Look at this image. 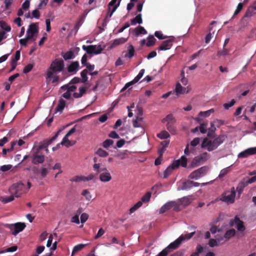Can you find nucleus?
I'll use <instances>...</instances> for the list:
<instances>
[{
  "label": "nucleus",
  "mask_w": 256,
  "mask_h": 256,
  "mask_svg": "<svg viewBox=\"0 0 256 256\" xmlns=\"http://www.w3.org/2000/svg\"><path fill=\"white\" fill-rule=\"evenodd\" d=\"M180 76H181V77H182V78H181V82L182 83L186 86L188 82V80L187 78H186L185 77H184V70H182V72H181V74H180Z\"/></svg>",
  "instance_id": "nucleus-57"
},
{
  "label": "nucleus",
  "mask_w": 256,
  "mask_h": 256,
  "mask_svg": "<svg viewBox=\"0 0 256 256\" xmlns=\"http://www.w3.org/2000/svg\"><path fill=\"white\" fill-rule=\"evenodd\" d=\"M114 144V140L110 139H107L105 140L102 144V146L108 149V148L112 146Z\"/></svg>",
  "instance_id": "nucleus-43"
},
{
  "label": "nucleus",
  "mask_w": 256,
  "mask_h": 256,
  "mask_svg": "<svg viewBox=\"0 0 256 256\" xmlns=\"http://www.w3.org/2000/svg\"><path fill=\"white\" fill-rule=\"evenodd\" d=\"M80 64L78 61L72 62L68 66L67 70L71 74H76L79 70Z\"/></svg>",
  "instance_id": "nucleus-14"
},
{
  "label": "nucleus",
  "mask_w": 256,
  "mask_h": 256,
  "mask_svg": "<svg viewBox=\"0 0 256 256\" xmlns=\"http://www.w3.org/2000/svg\"><path fill=\"white\" fill-rule=\"evenodd\" d=\"M157 136L160 139H166L170 136V134L166 130H162L157 134Z\"/></svg>",
  "instance_id": "nucleus-41"
},
{
  "label": "nucleus",
  "mask_w": 256,
  "mask_h": 256,
  "mask_svg": "<svg viewBox=\"0 0 256 256\" xmlns=\"http://www.w3.org/2000/svg\"><path fill=\"white\" fill-rule=\"evenodd\" d=\"M18 249V247L16 246H14L6 248L4 250L0 251V254L4 253L6 252H12L16 251Z\"/></svg>",
  "instance_id": "nucleus-50"
},
{
  "label": "nucleus",
  "mask_w": 256,
  "mask_h": 256,
  "mask_svg": "<svg viewBox=\"0 0 256 256\" xmlns=\"http://www.w3.org/2000/svg\"><path fill=\"white\" fill-rule=\"evenodd\" d=\"M62 98H64V94L61 95V98L60 99L58 104L56 108L54 114H56L58 112H59L60 114L62 113V110L64 109V100Z\"/></svg>",
  "instance_id": "nucleus-26"
},
{
  "label": "nucleus",
  "mask_w": 256,
  "mask_h": 256,
  "mask_svg": "<svg viewBox=\"0 0 256 256\" xmlns=\"http://www.w3.org/2000/svg\"><path fill=\"white\" fill-rule=\"evenodd\" d=\"M42 146L33 148L31 156L32 162L33 164H42L44 161L45 156L43 152H42Z\"/></svg>",
  "instance_id": "nucleus-3"
},
{
  "label": "nucleus",
  "mask_w": 256,
  "mask_h": 256,
  "mask_svg": "<svg viewBox=\"0 0 256 256\" xmlns=\"http://www.w3.org/2000/svg\"><path fill=\"white\" fill-rule=\"evenodd\" d=\"M88 71L86 69L84 70L81 72L80 75L82 78V82H85L88 80L87 74Z\"/></svg>",
  "instance_id": "nucleus-51"
},
{
  "label": "nucleus",
  "mask_w": 256,
  "mask_h": 256,
  "mask_svg": "<svg viewBox=\"0 0 256 256\" xmlns=\"http://www.w3.org/2000/svg\"><path fill=\"white\" fill-rule=\"evenodd\" d=\"M196 232H194L186 234H182L179 238H182V242L188 240L190 239L195 234Z\"/></svg>",
  "instance_id": "nucleus-37"
},
{
  "label": "nucleus",
  "mask_w": 256,
  "mask_h": 256,
  "mask_svg": "<svg viewBox=\"0 0 256 256\" xmlns=\"http://www.w3.org/2000/svg\"><path fill=\"white\" fill-rule=\"evenodd\" d=\"M12 168V165L11 164L4 165L0 167V170L5 172L10 170Z\"/></svg>",
  "instance_id": "nucleus-60"
},
{
  "label": "nucleus",
  "mask_w": 256,
  "mask_h": 256,
  "mask_svg": "<svg viewBox=\"0 0 256 256\" xmlns=\"http://www.w3.org/2000/svg\"><path fill=\"white\" fill-rule=\"evenodd\" d=\"M230 224L231 226H233L234 224L236 225L238 230L240 232H244L246 229L244 222L237 216L234 217V220H230Z\"/></svg>",
  "instance_id": "nucleus-13"
},
{
  "label": "nucleus",
  "mask_w": 256,
  "mask_h": 256,
  "mask_svg": "<svg viewBox=\"0 0 256 256\" xmlns=\"http://www.w3.org/2000/svg\"><path fill=\"white\" fill-rule=\"evenodd\" d=\"M48 171V170L46 168H42L40 170V173L41 176L42 178H44L47 175Z\"/></svg>",
  "instance_id": "nucleus-54"
},
{
  "label": "nucleus",
  "mask_w": 256,
  "mask_h": 256,
  "mask_svg": "<svg viewBox=\"0 0 256 256\" xmlns=\"http://www.w3.org/2000/svg\"><path fill=\"white\" fill-rule=\"evenodd\" d=\"M134 30L136 32V36L140 34H146L147 33L146 30L144 28L141 26H138V27L136 28Z\"/></svg>",
  "instance_id": "nucleus-36"
},
{
  "label": "nucleus",
  "mask_w": 256,
  "mask_h": 256,
  "mask_svg": "<svg viewBox=\"0 0 256 256\" xmlns=\"http://www.w3.org/2000/svg\"><path fill=\"white\" fill-rule=\"evenodd\" d=\"M208 244L210 247H214L218 246L216 240L214 238L210 239Z\"/></svg>",
  "instance_id": "nucleus-64"
},
{
  "label": "nucleus",
  "mask_w": 256,
  "mask_h": 256,
  "mask_svg": "<svg viewBox=\"0 0 256 256\" xmlns=\"http://www.w3.org/2000/svg\"><path fill=\"white\" fill-rule=\"evenodd\" d=\"M182 238H178L174 242H171L166 248L164 249H167L168 252V254L170 252V250H176L178 248L180 244H182Z\"/></svg>",
  "instance_id": "nucleus-20"
},
{
  "label": "nucleus",
  "mask_w": 256,
  "mask_h": 256,
  "mask_svg": "<svg viewBox=\"0 0 256 256\" xmlns=\"http://www.w3.org/2000/svg\"><path fill=\"white\" fill-rule=\"evenodd\" d=\"M173 41V38L164 41L158 48V50H170L172 46Z\"/></svg>",
  "instance_id": "nucleus-15"
},
{
  "label": "nucleus",
  "mask_w": 256,
  "mask_h": 256,
  "mask_svg": "<svg viewBox=\"0 0 256 256\" xmlns=\"http://www.w3.org/2000/svg\"><path fill=\"white\" fill-rule=\"evenodd\" d=\"M135 50L134 47L132 44H129L127 48V50L124 52L122 54L124 58H128L129 59L132 58L134 54Z\"/></svg>",
  "instance_id": "nucleus-22"
},
{
  "label": "nucleus",
  "mask_w": 256,
  "mask_h": 256,
  "mask_svg": "<svg viewBox=\"0 0 256 256\" xmlns=\"http://www.w3.org/2000/svg\"><path fill=\"white\" fill-rule=\"evenodd\" d=\"M226 138L227 136L225 134L219 135L212 140L205 138L202 144V148H206L209 152L212 151L216 149L219 146L222 144Z\"/></svg>",
  "instance_id": "nucleus-1"
},
{
  "label": "nucleus",
  "mask_w": 256,
  "mask_h": 256,
  "mask_svg": "<svg viewBox=\"0 0 256 256\" xmlns=\"http://www.w3.org/2000/svg\"><path fill=\"white\" fill-rule=\"evenodd\" d=\"M24 184L20 182L13 184L9 188L10 192L16 198L20 197L22 194Z\"/></svg>",
  "instance_id": "nucleus-7"
},
{
  "label": "nucleus",
  "mask_w": 256,
  "mask_h": 256,
  "mask_svg": "<svg viewBox=\"0 0 256 256\" xmlns=\"http://www.w3.org/2000/svg\"><path fill=\"white\" fill-rule=\"evenodd\" d=\"M208 169V168L206 166H202L191 172L188 176V178L190 179L198 180L206 175Z\"/></svg>",
  "instance_id": "nucleus-8"
},
{
  "label": "nucleus",
  "mask_w": 256,
  "mask_h": 256,
  "mask_svg": "<svg viewBox=\"0 0 256 256\" xmlns=\"http://www.w3.org/2000/svg\"><path fill=\"white\" fill-rule=\"evenodd\" d=\"M126 38H119L116 39L114 40L112 43V46H115L120 44H123L127 41Z\"/></svg>",
  "instance_id": "nucleus-33"
},
{
  "label": "nucleus",
  "mask_w": 256,
  "mask_h": 256,
  "mask_svg": "<svg viewBox=\"0 0 256 256\" xmlns=\"http://www.w3.org/2000/svg\"><path fill=\"white\" fill-rule=\"evenodd\" d=\"M236 103V101L234 99L231 100L229 103H225L224 104V107L225 109L228 110L230 107L233 106Z\"/></svg>",
  "instance_id": "nucleus-58"
},
{
  "label": "nucleus",
  "mask_w": 256,
  "mask_h": 256,
  "mask_svg": "<svg viewBox=\"0 0 256 256\" xmlns=\"http://www.w3.org/2000/svg\"><path fill=\"white\" fill-rule=\"evenodd\" d=\"M38 32V23H32L30 24L26 32V36L28 39L32 40L34 35Z\"/></svg>",
  "instance_id": "nucleus-12"
},
{
  "label": "nucleus",
  "mask_w": 256,
  "mask_h": 256,
  "mask_svg": "<svg viewBox=\"0 0 256 256\" xmlns=\"http://www.w3.org/2000/svg\"><path fill=\"white\" fill-rule=\"evenodd\" d=\"M154 36L159 40H164L167 38V36H164L160 31H156L154 32Z\"/></svg>",
  "instance_id": "nucleus-55"
},
{
  "label": "nucleus",
  "mask_w": 256,
  "mask_h": 256,
  "mask_svg": "<svg viewBox=\"0 0 256 256\" xmlns=\"http://www.w3.org/2000/svg\"><path fill=\"white\" fill-rule=\"evenodd\" d=\"M16 142H12L10 144V147L8 148H4L2 150V154L5 155L8 152H12L14 149V146L16 145Z\"/></svg>",
  "instance_id": "nucleus-44"
},
{
  "label": "nucleus",
  "mask_w": 256,
  "mask_h": 256,
  "mask_svg": "<svg viewBox=\"0 0 256 256\" xmlns=\"http://www.w3.org/2000/svg\"><path fill=\"white\" fill-rule=\"evenodd\" d=\"M64 68V61L62 59H56L50 64L49 70L47 72L48 78L52 77L53 72L62 71Z\"/></svg>",
  "instance_id": "nucleus-4"
},
{
  "label": "nucleus",
  "mask_w": 256,
  "mask_h": 256,
  "mask_svg": "<svg viewBox=\"0 0 256 256\" xmlns=\"http://www.w3.org/2000/svg\"><path fill=\"white\" fill-rule=\"evenodd\" d=\"M191 88L189 86H188L186 88H184L178 82L176 86L175 92L177 96H179L182 94H188Z\"/></svg>",
  "instance_id": "nucleus-17"
},
{
  "label": "nucleus",
  "mask_w": 256,
  "mask_h": 256,
  "mask_svg": "<svg viewBox=\"0 0 256 256\" xmlns=\"http://www.w3.org/2000/svg\"><path fill=\"white\" fill-rule=\"evenodd\" d=\"M174 162L169 166L166 169L164 170V178H167L172 172V170L176 169V168L174 167Z\"/></svg>",
  "instance_id": "nucleus-27"
},
{
  "label": "nucleus",
  "mask_w": 256,
  "mask_h": 256,
  "mask_svg": "<svg viewBox=\"0 0 256 256\" xmlns=\"http://www.w3.org/2000/svg\"><path fill=\"white\" fill-rule=\"evenodd\" d=\"M256 14V6H251L248 8L247 9L246 14H244V17L242 18V22H244L246 18H250L253 16L254 14Z\"/></svg>",
  "instance_id": "nucleus-24"
},
{
  "label": "nucleus",
  "mask_w": 256,
  "mask_h": 256,
  "mask_svg": "<svg viewBox=\"0 0 256 256\" xmlns=\"http://www.w3.org/2000/svg\"><path fill=\"white\" fill-rule=\"evenodd\" d=\"M96 154L102 158H106L108 155V152L102 149V148H98L96 152Z\"/></svg>",
  "instance_id": "nucleus-34"
},
{
  "label": "nucleus",
  "mask_w": 256,
  "mask_h": 256,
  "mask_svg": "<svg viewBox=\"0 0 256 256\" xmlns=\"http://www.w3.org/2000/svg\"><path fill=\"white\" fill-rule=\"evenodd\" d=\"M142 120V118H137L136 119L134 120L133 126L135 128L140 127V122Z\"/></svg>",
  "instance_id": "nucleus-62"
},
{
  "label": "nucleus",
  "mask_w": 256,
  "mask_h": 256,
  "mask_svg": "<svg viewBox=\"0 0 256 256\" xmlns=\"http://www.w3.org/2000/svg\"><path fill=\"white\" fill-rule=\"evenodd\" d=\"M211 126L208 128V136L210 138H213L215 136V132L216 130V128L215 127L213 123L210 124Z\"/></svg>",
  "instance_id": "nucleus-29"
},
{
  "label": "nucleus",
  "mask_w": 256,
  "mask_h": 256,
  "mask_svg": "<svg viewBox=\"0 0 256 256\" xmlns=\"http://www.w3.org/2000/svg\"><path fill=\"white\" fill-rule=\"evenodd\" d=\"M236 234V230L234 228L230 229L227 230L224 235V238L226 240H230L231 238L234 236Z\"/></svg>",
  "instance_id": "nucleus-31"
},
{
  "label": "nucleus",
  "mask_w": 256,
  "mask_h": 256,
  "mask_svg": "<svg viewBox=\"0 0 256 256\" xmlns=\"http://www.w3.org/2000/svg\"><path fill=\"white\" fill-rule=\"evenodd\" d=\"M76 132V128L74 126L65 135V146L69 147L74 145L76 143V140H68V137L74 134Z\"/></svg>",
  "instance_id": "nucleus-16"
},
{
  "label": "nucleus",
  "mask_w": 256,
  "mask_h": 256,
  "mask_svg": "<svg viewBox=\"0 0 256 256\" xmlns=\"http://www.w3.org/2000/svg\"><path fill=\"white\" fill-rule=\"evenodd\" d=\"M206 155L207 153L205 152L202 154L196 156L192 160L191 164L189 166L188 168H194L202 164L203 162L206 160Z\"/></svg>",
  "instance_id": "nucleus-11"
},
{
  "label": "nucleus",
  "mask_w": 256,
  "mask_h": 256,
  "mask_svg": "<svg viewBox=\"0 0 256 256\" xmlns=\"http://www.w3.org/2000/svg\"><path fill=\"white\" fill-rule=\"evenodd\" d=\"M175 122H167L166 128L172 134H174L176 132V129L174 126Z\"/></svg>",
  "instance_id": "nucleus-28"
},
{
  "label": "nucleus",
  "mask_w": 256,
  "mask_h": 256,
  "mask_svg": "<svg viewBox=\"0 0 256 256\" xmlns=\"http://www.w3.org/2000/svg\"><path fill=\"white\" fill-rule=\"evenodd\" d=\"M33 68V64H29L24 67L23 70V72L24 74H27L30 72Z\"/></svg>",
  "instance_id": "nucleus-56"
},
{
  "label": "nucleus",
  "mask_w": 256,
  "mask_h": 256,
  "mask_svg": "<svg viewBox=\"0 0 256 256\" xmlns=\"http://www.w3.org/2000/svg\"><path fill=\"white\" fill-rule=\"evenodd\" d=\"M256 154V147L251 148L242 152L238 155V158H245L249 156Z\"/></svg>",
  "instance_id": "nucleus-18"
},
{
  "label": "nucleus",
  "mask_w": 256,
  "mask_h": 256,
  "mask_svg": "<svg viewBox=\"0 0 256 256\" xmlns=\"http://www.w3.org/2000/svg\"><path fill=\"white\" fill-rule=\"evenodd\" d=\"M14 196L12 194L8 196H2L0 198V200L4 204H6L14 200Z\"/></svg>",
  "instance_id": "nucleus-35"
},
{
  "label": "nucleus",
  "mask_w": 256,
  "mask_h": 256,
  "mask_svg": "<svg viewBox=\"0 0 256 256\" xmlns=\"http://www.w3.org/2000/svg\"><path fill=\"white\" fill-rule=\"evenodd\" d=\"M247 186L246 184L244 182H240L236 188L239 195L242 192L244 188Z\"/></svg>",
  "instance_id": "nucleus-46"
},
{
  "label": "nucleus",
  "mask_w": 256,
  "mask_h": 256,
  "mask_svg": "<svg viewBox=\"0 0 256 256\" xmlns=\"http://www.w3.org/2000/svg\"><path fill=\"white\" fill-rule=\"evenodd\" d=\"M72 182H78L81 181H84V176H76L72 178L71 180Z\"/></svg>",
  "instance_id": "nucleus-61"
},
{
  "label": "nucleus",
  "mask_w": 256,
  "mask_h": 256,
  "mask_svg": "<svg viewBox=\"0 0 256 256\" xmlns=\"http://www.w3.org/2000/svg\"><path fill=\"white\" fill-rule=\"evenodd\" d=\"M86 244H80L76 246L73 248V250L71 256H73L75 253L81 250L86 246Z\"/></svg>",
  "instance_id": "nucleus-39"
},
{
  "label": "nucleus",
  "mask_w": 256,
  "mask_h": 256,
  "mask_svg": "<svg viewBox=\"0 0 256 256\" xmlns=\"http://www.w3.org/2000/svg\"><path fill=\"white\" fill-rule=\"evenodd\" d=\"M187 162V158L185 156H181L180 159L173 161L174 166V167L176 168H178L180 166L183 168H186Z\"/></svg>",
  "instance_id": "nucleus-19"
},
{
  "label": "nucleus",
  "mask_w": 256,
  "mask_h": 256,
  "mask_svg": "<svg viewBox=\"0 0 256 256\" xmlns=\"http://www.w3.org/2000/svg\"><path fill=\"white\" fill-rule=\"evenodd\" d=\"M82 48L89 54H98L104 50L100 45H83Z\"/></svg>",
  "instance_id": "nucleus-6"
},
{
  "label": "nucleus",
  "mask_w": 256,
  "mask_h": 256,
  "mask_svg": "<svg viewBox=\"0 0 256 256\" xmlns=\"http://www.w3.org/2000/svg\"><path fill=\"white\" fill-rule=\"evenodd\" d=\"M74 58V52L72 50H70L65 52V60H68L73 59Z\"/></svg>",
  "instance_id": "nucleus-49"
},
{
  "label": "nucleus",
  "mask_w": 256,
  "mask_h": 256,
  "mask_svg": "<svg viewBox=\"0 0 256 256\" xmlns=\"http://www.w3.org/2000/svg\"><path fill=\"white\" fill-rule=\"evenodd\" d=\"M200 186V183L194 182L192 180H187L184 182L182 186V189L184 190H188L192 188V187H198Z\"/></svg>",
  "instance_id": "nucleus-21"
},
{
  "label": "nucleus",
  "mask_w": 256,
  "mask_h": 256,
  "mask_svg": "<svg viewBox=\"0 0 256 256\" xmlns=\"http://www.w3.org/2000/svg\"><path fill=\"white\" fill-rule=\"evenodd\" d=\"M0 26L6 32H10L11 30L10 27L4 21H0Z\"/></svg>",
  "instance_id": "nucleus-47"
},
{
  "label": "nucleus",
  "mask_w": 256,
  "mask_h": 256,
  "mask_svg": "<svg viewBox=\"0 0 256 256\" xmlns=\"http://www.w3.org/2000/svg\"><path fill=\"white\" fill-rule=\"evenodd\" d=\"M236 190L232 187L230 192H227L222 195L220 200L227 203L232 204L234 202Z\"/></svg>",
  "instance_id": "nucleus-9"
},
{
  "label": "nucleus",
  "mask_w": 256,
  "mask_h": 256,
  "mask_svg": "<svg viewBox=\"0 0 256 256\" xmlns=\"http://www.w3.org/2000/svg\"><path fill=\"white\" fill-rule=\"evenodd\" d=\"M142 202L141 200L137 202L130 209V214H132L135 212L136 210H138V208L142 206Z\"/></svg>",
  "instance_id": "nucleus-45"
},
{
  "label": "nucleus",
  "mask_w": 256,
  "mask_h": 256,
  "mask_svg": "<svg viewBox=\"0 0 256 256\" xmlns=\"http://www.w3.org/2000/svg\"><path fill=\"white\" fill-rule=\"evenodd\" d=\"M64 130V126L60 128L56 132V133L55 134L54 136H53L52 138L50 139H46L43 140L42 142H40L38 145V146H42V152L43 150H44L46 154H48V146L52 144L59 136V135L63 132Z\"/></svg>",
  "instance_id": "nucleus-5"
},
{
  "label": "nucleus",
  "mask_w": 256,
  "mask_h": 256,
  "mask_svg": "<svg viewBox=\"0 0 256 256\" xmlns=\"http://www.w3.org/2000/svg\"><path fill=\"white\" fill-rule=\"evenodd\" d=\"M229 172V170H228V168H224L222 169L220 172V174L218 176L219 178H223L224 176L226 174H228Z\"/></svg>",
  "instance_id": "nucleus-59"
},
{
  "label": "nucleus",
  "mask_w": 256,
  "mask_h": 256,
  "mask_svg": "<svg viewBox=\"0 0 256 256\" xmlns=\"http://www.w3.org/2000/svg\"><path fill=\"white\" fill-rule=\"evenodd\" d=\"M147 40L148 42L146 44V46H154L156 40L153 36H149L148 37Z\"/></svg>",
  "instance_id": "nucleus-38"
},
{
  "label": "nucleus",
  "mask_w": 256,
  "mask_h": 256,
  "mask_svg": "<svg viewBox=\"0 0 256 256\" xmlns=\"http://www.w3.org/2000/svg\"><path fill=\"white\" fill-rule=\"evenodd\" d=\"M82 194L86 198V200H90L92 198V195L88 190H84Z\"/></svg>",
  "instance_id": "nucleus-52"
},
{
  "label": "nucleus",
  "mask_w": 256,
  "mask_h": 256,
  "mask_svg": "<svg viewBox=\"0 0 256 256\" xmlns=\"http://www.w3.org/2000/svg\"><path fill=\"white\" fill-rule=\"evenodd\" d=\"M207 123H202L199 126V129L201 133L205 134L206 132Z\"/></svg>",
  "instance_id": "nucleus-53"
},
{
  "label": "nucleus",
  "mask_w": 256,
  "mask_h": 256,
  "mask_svg": "<svg viewBox=\"0 0 256 256\" xmlns=\"http://www.w3.org/2000/svg\"><path fill=\"white\" fill-rule=\"evenodd\" d=\"M100 164H94L93 165L94 170L96 172V175L99 174V179L104 182H107L112 179V176L106 167L100 168Z\"/></svg>",
  "instance_id": "nucleus-2"
},
{
  "label": "nucleus",
  "mask_w": 256,
  "mask_h": 256,
  "mask_svg": "<svg viewBox=\"0 0 256 256\" xmlns=\"http://www.w3.org/2000/svg\"><path fill=\"white\" fill-rule=\"evenodd\" d=\"M88 215L86 213H82L80 216V222L82 224L85 222L88 219Z\"/></svg>",
  "instance_id": "nucleus-63"
},
{
  "label": "nucleus",
  "mask_w": 256,
  "mask_h": 256,
  "mask_svg": "<svg viewBox=\"0 0 256 256\" xmlns=\"http://www.w3.org/2000/svg\"><path fill=\"white\" fill-rule=\"evenodd\" d=\"M152 192H148L146 194L142 196L141 198V201L142 202L146 203L150 200L151 198Z\"/></svg>",
  "instance_id": "nucleus-40"
},
{
  "label": "nucleus",
  "mask_w": 256,
  "mask_h": 256,
  "mask_svg": "<svg viewBox=\"0 0 256 256\" xmlns=\"http://www.w3.org/2000/svg\"><path fill=\"white\" fill-rule=\"evenodd\" d=\"M142 22V14H138L134 18L131 20L132 25H136L137 23L140 24Z\"/></svg>",
  "instance_id": "nucleus-32"
},
{
  "label": "nucleus",
  "mask_w": 256,
  "mask_h": 256,
  "mask_svg": "<svg viewBox=\"0 0 256 256\" xmlns=\"http://www.w3.org/2000/svg\"><path fill=\"white\" fill-rule=\"evenodd\" d=\"M80 92H74L73 94V96L74 98H79L82 97L86 92V88L84 86H81L79 88Z\"/></svg>",
  "instance_id": "nucleus-30"
},
{
  "label": "nucleus",
  "mask_w": 256,
  "mask_h": 256,
  "mask_svg": "<svg viewBox=\"0 0 256 256\" xmlns=\"http://www.w3.org/2000/svg\"><path fill=\"white\" fill-rule=\"evenodd\" d=\"M6 226L12 231V234L13 235L16 236L18 233L22 231L26 226L24 222H17L14 224H7Z\"/></svg>",
  "instance_id": "nucleus-10"
},
{
  "label": "nucleus",
  "mask_w": 256,
  "mask_h": 256,
  "mask_svg": "<svg viewBox=\"0 0 256 256\" xmlns=\"http://www.w3.org/2000/svg\"><path fill=\"white\" fill-rule=\"evenodd\" d=\"M196 252L192 253L190 256H199L200 254L204 250L203 247L200 244H198L196 248Z\"/></svg>",
  "instance_id": "nucleus-42"
},
{
  "label": "nucleus",
  "mask_w": 256,
  "mask_h": 256,
  "mask_svg": "<svg viewBox=\"0 0 256 256\" xmlns=\"http://www.w3.org/2000/svg\"><path fill=\"white\" fill-rule=\"evenodd\" d=\"M76 89V87L70 82L68 84H65V90H68L70 92H73Z\"/></svg>",
  "instance_id": "nucleus-48"
},
{
  "label": "nucleus",
  "mask_w": 256,
  "mask_h": 256,
  "mask_svg": "<svg viewBox=\"0 0 256 256\" xmlns=\"http://www.w3.org/2000/svg\"><path fill=\"white\" fill-rule=\"evenodd\" d=\"M176 204L175 202L172 201L166 202L160 208V214H164L172 207L176 206Z\"/></svg>",
  "instance_id": "nucleus-23"
},
{
  "label": "nucleus",
  "mask_w": 256,
  "mask_h": 256,
  "mask_svg": "<svg viewBox=\"0 0 256 256\" xmlns=\"http://www.w3.org/2000/svg\"><path fill=\"white\" fill-rule=\"evenodd\" d=\"M120 4V1L118 2L116 5H115L112 9L110 8V10H108V12H107L106 16L104 22L106 24L110 20V18L112 17L113 13L116 11L118 7L119 6Z\"/></svg>",
  "instance_id": "nucleus-25"
}]
</instances>
